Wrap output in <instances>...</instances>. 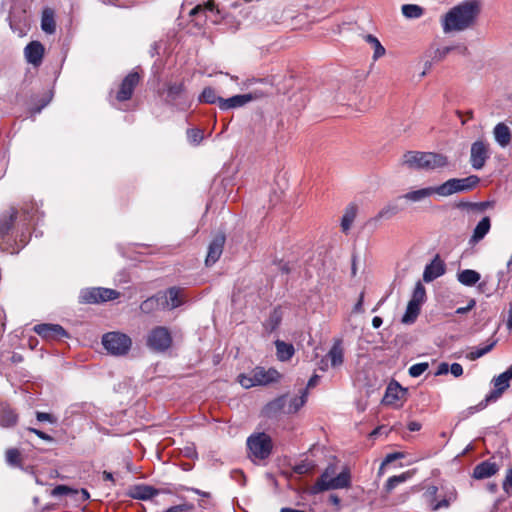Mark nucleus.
<instances>
[{
	"label": "nucleus",
	"instance_id": "12",
	"mask_svg": "<svg viewBox=\"0 0 512 512\" xmlns=\"http://www.w3.org/2000/svg\"><path fill=\"white\" fill-rule=\"evenodd\" d=\"M488 158V145L484 141L478 140L472 143L470 151V163L474 169H482Z\"/></svg>",
	"mask_w": 512,
	"mask_h": 512
},
{
	"label": "nucleus",
	"instance_id": "50",
	"mask_svg": "<svg viewBox=\"0 0 512 512\" xmlns=\"http://www.w3.org/2000/svg\"><path fill=\"white\" fill-rule=\"evenodd\" d=\"M426 298V290L421 282H417L410 301L422 305Z\"/></svg>",
	"mask_w": 512,
	"mask_h": 512
},
{
	"label": "nucleus",
	"instance_id": "32",
	"mask_svg": "<svg viewBox=\"0 0 512 512\" xmlns=\"http://www.w3.org/2000/svg\"><path fill=\"white\" fill-rule=\"evenodd\" d=\"M481 278V275L476 270L465 269L457 274V280L464 286L472 287L474 286Z\"/></svg>",
	"mask_w": 512,
	"mask_h": 512
},
{
	"label": "nucleus",
	"instance_id": "35",
	"mask_svg": "<svg viewBox=\"0 0 512 512\" xmlns=\"http://www.w3.org/2000/svg\"><path fill=\"white\" fill-rule=\"evenodd\" d=\"M421 305L412 301L408 302L406 311L402 316L401 322L403 324H413L420 314Z\"/></svg>",
	"mask_w": 512,
	"mask_h": 512
},
{
	"label": "nucleus",
	"instance_id": "30",
	"mask_svg": "<svg viewBox=\"0 0 512 512\" xmlns=\"http://www.w3.org/2000/svg\"><path fill=\"white\" fill-rule=\"evenodd\" d=\"M140 310L145 314H151L155 311L165 310L163 301L160 299V293L158 292L152 297L144 300L140 305Z\"/></svg>",
	"mask_w": 512,
	"mask_h": 512
},
{
	"label": "nucleus",
	"instance_id": "64",
	"mask_svg": "<svg viewBox=\"0 0 512 512\" xmlns=\"http://www.w3.org/2000/svg\"><path fill=\"white\" fill-rule=\"evenodd\" d=\"M89 498H90V495L86 489H84V488L78 489V505L84 503Z\"/></svg>",
	"mask_w": 512,
	"mask_h": 512
},
{
	"label": "nucleus",
	"instance_id": "19",
	"mask_svg": "<svg viewBox=\"0 0 512 512\" xmlns=\"http://www.w3.org/2000/svg\"><path fill=\"white\" fill-rule=\"evenodd\" d=\"M426 152L408 151L403 155V165L414 170H425Z\"/></svg>",
	"mask_w": 512,
	"mask_h": 512
},
{
	"label": "nucleus",
	"instance_id": "15",
	"mask_svg": "<svg viewBox=\"0 0 512 512\" xmlns=\"http://www.w3.org/2000/svg\"><path fill=\"white\" fill-rule=\"evenodd\" d=\"M226 237L223 233L217 234L208 246V252L205 259L206 266L215 264L223 253Z\"/></svg>",
	"mask_w": 512,
	"mask_h": 512
},
{
	"label": "nucleus",
	"instance_id": "48",
	"mask_svg": "<svg viewBox=\"0 0 512 512\" xmlns=\"http://www.w3.org/2000/svg\"><path fill=\"white\" fill-rule=\"evenodd\" d=\"M97 289H98V299L100 300V303L117 299L120 295V293L114 289L102 288V287H97Z\"/></svg>",
	"mask_w": 512,
	"mask_h": 512
},
{
	"label": "nucleus",
	"instance_id": "18",
	"mask_svg": "<svg viewBox=\"0 0 512 512\" xmlns=\"http://www.w3.org/2000/svg\"><path fill=\"white\" fill-rule=\"evenodd\" d=\"M252 372L257 386L268 385L278 381L280 378V373L273 368L266 370L263 367H256Z\"/></svg>",
	"mask_w": 512,
	"mask_h": 512
},
{
	"label": "nucleus",
	"instance_id": "5",
	"mask_svg": "<svg viewBox=\"0 0 512 512\" xmlns=\"http://www.w3.org/2000/svg\"><path fill=\"white\" fill-rule=\"evenodd\" d=\"M247 448L251 457L264 460L268 458L272 452V439L265 432L251 434L247 439Z\"/></svg>",
	"mask_w": 512,
	"mask_h": 512
},
{
	"label": "nucleus",
	"instance_id": "20",
	"mask_svg": "<svg viewBox=\"0 0 512 512\" xmlns=\"http://www.w3.org/2000/svg\"><path fill=\"white\" fill-rule=\"evenodd\" d=\"M51 496L66 502L70 501L74 505H78V489L67 485H58L51 490Z\"/></svg>",
	"mask_w": 512,
	"mask_h": 512
},
{
	"label": "nucleus",
	"instance_id": "53",
	"mask_svg": "<svg viewBox=\"0 0 512 512\" xmlns=\"http://www.w3.org/2000/svg\"><path fill=\"white\" fill-rule=\"evenodd\" d=\"M281 322V313L279 310L275 309L269 316L266 327L270 331L275 330Z\"/></svg>",
	"mask_w": 512,
	"mask_h": 512
},
{
	"label": "nucleus",
	"instance_id": "25",
	"mask_svg": "<svg viewBox=\"0 0 512 512\" xmlns=\"http://www.w3.org/2000/svg\"><path fill=\"white\" fill-rule=\"evenodd\" d=\"M253 99L251 94L235 95L227 99H220L219 108L221 110H228L231 108L241 107Z\"/></svg>",
	"mask_w": 512,
	"mask_h": 512
},
{
	"label": "nucleus",
	"instance_id": "17",
	"mask_svg": "<svg viewBox=\"0 0 512 512\" xmlns=\"http://www.w3.org/2000/svg\"><path fill=\"white\" fill-rule=\"evenodd\" d=\"M24 54L27 62L37 67L42 63L44 46L39 41H32L25 47Z\"/></svg>",
	"mask_w": 512,
	"mask_h": 512
},
{
	"label": "nucleus",
	"instance_id": "11",
	"mask_svg": "<svg viewBox=\"0 0 512 512\" xmlns=\"http://www.w3.org/2000/svg\"><path fill=\"white\" fill-rule=\"evenodd\" d=\"M33 330L46 340H61L68 337L67 331L59 324H37Z\"/></svg>",
	"mask_w": 512,
	"mask_h": 512
},
{
	"label": "nucleus",
	"instance_id": "29",
	"mask_svg": "<svg viewBox=\"0 0 512 512\" xmlns=\"http://www.w3.org/2000/svg\"><path fill=\"white\" fill-rule=\"evenodd\" d=\"M445 272L444 265L441 261L434 260L430 264L426 265L423 272V280L425 282H431L436 278L443 275Z\"/></svg>",
	"mask_w": 512,
	"mask_h": 512
},
{
	"label": "nucleus",
	"instance_id": "16",
	"mask_svg": "<svg viewBox=\"0 0 512 512\" xmlns=\"http://www.w3.org/2000/svg\"><path fill=\"white\" fill-rule=\"evenodd\" d=\"M434 194L442 196L440 185L425 187L418 190H412L403 194L402 196H400V198H403L408 202L416 203L421 202Z\"/></svg>",
	"mask_w": 512,
	"mask_h": 512
},
{
	"label": "nucleus",
	"instance_id": "23",
	"mask_svg": "<svg viewBox=\"0 0 512 512\" xmlns=\"http://www.w3.org/2000/svg\"><path fill=\"white\" fill-rule=\"evenodd\" d=\"M327 358L332 368L340 367L344 362V349L342 346V340L336 339L333 342L332 347L327 353Z\"/></svg>",
	"mask_w": 512,
	"mask_h": 512
},
{
	"label": "nucleus",
	"instance_id": "33",
	"mask_svg": "<svg viewBox=\"0 0 512 512\" xmlns=\"http://www.w3.org/2000/svg\"><path fill=\"white\" fill-rule=\"evenodd\" d=\"M275 346H276V355L280 361L284 362V361L290 360L295 353L294 346L292 344L286 343L282 340H276Z\"/></svg>",
	"mask_w": 512,
	"mask_h": 512
},
{
	"label": "nucleus",
	"instance_id": "39",
	"mask_svg": "<svg viewBox=\"0 0 512 512\" xmlns=\"http://www.w3.org/2000/svg\"><path fill=\"white\" fill-rule=\"evenodd\" d=\"M401 11L407 19H418L424 15V8L416 4H404Z\"/></svg>",
	"mask_w": 512,
	"mask_h": 512
},
{
	"label": "nucleus",
	"instance_id": "6",
	"mask_svg": "<svg viewBox=\"0 0 512 512\" xmlns=\"http://www.w3.org/2000/svg\"><path fill=\"white\" fill-rule=\"evenodd\" d=\"M170 330L164 326H157L150 330L146 337V346L153 352L164 353L172 346Z\"/></svg>",
	"mask_w": 512,
	"mask_h": 512
},
{
	"label": "nucleus",
	"instance_id": "26",
	"mask_svg": "<svg viewBox=\"0 0 512 512\" xmlns=\"http://www.w3.org/2000/svg\"><path fill=\"white\" fill-rule=\"evenodd\" d=\"M18 415L6 403H0V426L10 428L17 424Z\"/></svg>",
	"mask_w": 512,
	"mask_h": 512
},
{
	"label": "nucleus",
	"instance_id": "55",
	"mask_svg": "<svg viewBox=\"0 0 512 512\" xmlns=\"http://www.w3.org/2000/svg\"><path fill=\"white\" fill-rule=\"evenodd\" d=\"M194 504L183 502L178 505H174L166 509L168 512H192L194 510Z\"/></svg>",
	"mask_w": 512,
	"mask_h": 512
},
{
	"label": "nucleus",
	"instance_id": "10",
	"mask_svg": "<svg viewBox=\"0 0 512 512\" xmlns=\"http://www.w3.org/2000/svg\"><path fill=\"white\" fill-rule=\"evenodd\" d=\"M502 458L499 456H492L489 459L477 464L473 469V477L476 480L491 478L501 469Z\"/></svg>",
	"mask_w": 512,
	"mask_h": 512
},
{
	"label": "nucleus",
	"instance_id": "47",
	"mask_svg": "<svg viewBox=\"0 0 512 512\" xmlns=\"http://www.w3.org/2000/svg\"><path fill=\"white\" fill-rule=\"evenodd\" d=\"M307 392L303 390L300 396H296L290 399L288 412L296 413L306 402Z\"/></svg>",
	"mask_w": 512,
	"mask_h": 512
},
{
	"label": "nucleus",
	"instance_id": "46",
	"mask_svg": "<svg viewBox=\"0 0 512 512\" xmlns=\"http://www.w3.org/2000/svg\"><path fill=\"white\" fill-rule=\"evenodd\" d=\"M220 99H223L222 97H218L216 95V92L211 87H206L202 91L199 100L200 102L208 103V104H215L217 103L219 105Z\"/></svg>",
	"mask_w": 512,
	"mask_h": 512
},
{
	"label": "nucleus",
	"instance_id": "63",
	"mask_svg": "<svg viewBox=\"0 0 512 512\" xmlns=\"http://www.w3.org/2000/svg\"><path fill=\"white\" fill-rule=\"evenodd\" d=\"M449 372V365L446 362H442L438 365L437 370L435 371V376L445 375Z\"/></svg>",
	"mask_w": 512,
	"mask_h": 512
},
{
	"label": "nucleus",
	"instance_id": "2",
	"mask_svg": "<svg viewBox=\"0 0 512 512\" xmlns=\"http://www.w3.org/2000/svg\"><path fill=\"white\" fill-rule=\"evenodd\" d=\"M42 213H40L38 205L35 202L25 203L19 214L15 208L2 214L0 218V237L7 236L14 226L15 221L19 218V225L28 232L31 224L38 223Z\"/></svg>",
	"mask_w": 512,
	"mask_h": 512
},
{
	"label": "nucleus",
	"instance_id": "36",
	"mask_svg": "<svg viewBox=\"0 0 512 512\" xmlns=\"http://www.w3.org/2000/svg\"><path fill=\"white\" fill-rule=\"evenodd\" d=\"M356 214H357V207L355 205L351 204L348 207H346L345 212L341 219V229L344 233H347L350 230V228L356 218Z\"/></svg>",
	"mask_w": 512,
	"mask_h": 512
},
{
	"label": "nucleus",
	"instance_id": "59",
	"mask_svg": "<svg viewBox=\"0 0 512 512\" xmlns=\"http://www.w3.org/2000/svg\"><path fill=\"white\" fill-rule=\"evenodd\" d=\"M28 431L31 432V433H34L35 435H37L40 439L42 440H45V441H48V442H53L54 441V438L52 436H50L49 434L39 430V429H36V428H28Z\"/></svg>",
	"mask_w": 512,
	"mask_h": 512
},
{
	"label": "nucleus",
	"instance_id": "4",
	"mask_svg": "<svg viewBox=\"0 0 512 512\" xmlns=\"http://www.w3.org/2000/svg\"><path fill=\"white\" fill-rule=\"evenodd\" d=\"M102 345L113 356H125L132 347V339L125 333L112 331L102 336Z\"/></svg>",
	"mask_w": 512,
	"mask_h": 512
},
{
	"label": "nucleus",
	"instance_id": "54",
	"mask_svg": "<svg viewBox=\"0 0 512 512\" xmlns=\"http://www.w3.org/2000/svg\"><path fill=\"white\" fill-rule=\"evenodd\" d=\"M429 368V364L427 362H421V363H416L414 365H412L410 368H409V375L411 377H419L421 376L427 369Z\"/></svg>",
	"mask_w": 512,
	"mask_h": 512
},
{
	"label": "nucleus",
	"instance_id": "7",
	"mask_svg": "<svg viewBox=\"0 0 512 512\" xmlns=\"http://www.w3.org/2000/svg\"><path fill=\"white\" fill-rule=\"evenodd\" d=\"M479 182L480 178L476 175H470L466 178L449 179L440 185L442 197H448L458 192L470 191L474 189Z\"/></svg>",
	"mask_w": 512,
	"mask_h": 512
},
{
	"label": "nucleus",
	"instance_id": "51",
	"mask_svg": "<svg viewBox=\"0 0 512 512\" xmlns=\"http://www.w3.org/2000/svg\"><path fill=\"white\" fill-rule=\"evenodd\" d=\"M6 462L10 466H19L21 463V453L16 448H11L6 451Z\"/></svg>",
	"mask_w": 512,
	"mask_h": 512
},
{
	"label": "nucleus",
	"instance_id": "8",
	"mask_svg": "<svg viewBox=\"0 0 512 512\" xmlns=\"http://www.w3.org/2000/svg\"><path fill=\"white\" fill-rule=\"evenodd\" d=\"M512 379V365L503 373L494 377L492 382L494 384V389L490 391L489 394L486 395L484 400H482L477 406L478 410L485 408L488 403L494 402L498 400L504 391L509 387L510 380Z\"/></svg>",
	"mask_w": 512,
	"mask_h": 512
},
{
	"label": "nucleus",
	"instance_id": "34",
	"mask_svg": "<svg viewBox=\"0 0 512 512\" xmlns=\"http://www.w3.org/2000/svg\"><path fill=\"white\" fill-rule=\"evenodd\" d=\"M452 51H457L458 53H460L462 55H466L468 53V48L462 44L444 46V47L436 49L433 58L437 61H441Z\"/></svg>",
	"mask_w": 512,
	"mask_h": 512
},
{
	"label": "nucleus",
	"instance_id": "40",
	"mask_svg": "<svg viewBox=\"0 0 512 512\" xmlns=\"http://www.w3.org/2000/svg\"><path fill=\"white\" fill-rule=\"evenodd\" d=\"M493 202L491 201H483V202H467V201H461L457 204V207L460 209H466V210H472V211H478L483 212L489 207H492Z\"/></svg>",
	"mask_w": 512,
	"mask_h": 512
},
{
	"label": "nucleus",
	"instance_id": "9",
	"mask_svg": "<svg viewBox=\"0 0 512 512\" xmlns=\"http://www.w3.org/2000/svg\"><path fill=\"white\" fill-rule=\"evenodd\" d=\"M166 100L169 104L179 109H185L189 104V96L184 83H168Z\"/></svg>",
	"mask_w": 512,
	"mask_h": 512
},
{
	"label": "nucleus",
	"instance_id": "52",
	"mask_svg": "<svg viewBox=\"0 0 512 512\" xmlns=\"http://www.w3.org/2000/svg\"><path fill=\"white\" fill-rule=\"evenodd\" d=\"M203 131L198 128H191L187 130L188 141L193 145H198L203 139Z\"/></svg>",
	"mask_w": 512,
	"mask_h": 512
},
{
	"label": "nucleus",
	"instance_id": "1",
	"mask_svg": "<svg viewBox=\"0 0 512 512\" xmlns=\"http://www.w3.org/2000/svg\"><path fill=\"white\" fill-rule=\"evenodd\" d=\"M481 11L478 0H466L451 8L442 19L445 33L463 31L474 24Z\"/></svg>",
	"mask_w": 512,
	"mask_h": 512
},
{
	"label": "nucleus",
	"instance_id": "57",
	"mask_svg": "<svg viewBox=\"0 0 512 512\" xmlns=\"http://www.w3.org/2000/svg\"><path fill=\"white\" fill-rule=\"evenodd\" d=\"M238 380H239V383L241 384V386L246 389L251 388L253 386H257L256 382L254 381L253 374L251 376H246V375L241 374V375H239Z\"/></svg>",
	"mask_w": 512,
	"mask_h": 512
},
{
	"label": "nucleus",
	"instance_id": "21",
	"mask_svg": "<svg viewBox=\"0 0 512 512\" xmlns=\"http://www.w3.org/2000/svg\"><path fill=\"white\" fill-rule=\"evenodd\" d=\"M425 171L445 168L449 165L448 157L441 153L426 152Z\"/></svg>",
	"mask_w": 512,
	"mask_h": 512
},
{
	"label": "nucleus",
	"instance_id": "45",
	"mask_svg": "<svg viewBox=\"0 0 512 512\" xmlns=\"http://www.w3.org/2000/svg\"><path fill=\"white\" fill-rule=\"evenodd\" d=\"M316 465L313 460H310L308 458L300 461L294 466V472L299 475H305L309 474L315 469Z\"/></svg>",
	"mask_w": 512,
	"mask_h": 512
},
{
	"label": "nucleus",
	"instance_id": "61",
	"mask_svg": "<svg viewBox=\"0 0 512 512\" xmlns=\"http://www.w3.org/2000/svg\"><path fill=\"white\" fill-rule=\"evenodd\" d=\"M449 371L454 377H460L463 374V367L459 363H453L449 366Z\"/></svg>",
	"mask_w": 512,
	"mask_h": 512
},
{
	"label": "nucleus",
	"instance_id": "37",
	"mask_svg": "<svg viewBox=\"0 0 512 512\" xmlns=\"http://www.w3.org/2000/svg\"><path fill=\"white\" fill-rule=\"evenodd\" d=\"M400 211L399 206L396 203H388L385 205L371 221L378 222L382 219H390L397 215Z\"/></svg>",
	"mask_w": 512,
	"mask_h": 512
},
{
	"label": "nucleus",
	"instance_id": "13",
	"mask_svg": "<svg viewBox=\"0 0 512 512\" xmlns=\"http://www.w3.org/2000/svg\"><path fill=\"white\" fill-rule=\"evenodd\" d=\"M140 81V76L137 72H130L121 82L120 89L117 92L116 98L118 101L123 102L129 100L134 92L135 87Z\"/></svg>",
	"mask_w": 512,
	"mask_h": 512
},
{
	"label": "nucleus",
	"instance_id": "22",
	"mask_svg": "<svg viewBox=\"0 0 512 512\" xmlns=\"http://www.w3.org/2000/svg\"><path fill=\"white\" fill-rule=\"evenodd\" d=\"M159 493L158 489H155L149 485H134L129 488L127 494L133 499L149 500Z\"/></svg>",
	"mask_w": 512,
	"mask_h": 512
},
{
	"label": "nucleus",
	"instance_id": "42",
	"mask_svg": "<svg viewBox=\"0 0 512 512\" xmlns=\"http://www.w3.org/2000/svg\"><path fill=\"white\" fill-rule=\"evenodd\" d=\"M403 455L401 453H391L388 454L385 459L382 461L378 475L383 476L385 470H389L391 468H396V461L402 458Z\"/></svg>",
	"mask_w": 512,
	"mask_h": 512
},
{
	"label": "nucleus",
	"instance_id": "38",
	"mask_svg": "<svg viewBox=\"0 0 512 512\" xmlns=\"http://www.w3.org/2000/svg\"><path fill=\"white\" fill-rule=\"evenodd\" d=\"M350 482H315L311 493L316 494L322 491H329L331 489L348 488Z\"/></svg>",
	"mask_w": 512,
	"mask_h": 512
},
{
	"label": "nucleus",
	"instance_id": "27",
	"mask_svg": "<svg viewBox=\"0 0 512 512\" xmlns=\"http://www.w3.org/2000/svg\"><path fill=\"white\" fill-rule=\"evenodd\" d=\"M41 29L46 34H54L56 31L55 11L50 7H45L42 11Z\"/></svg>",
	"mask_w": 512,
	"mask_h": 512
},
{
	"label": "nucleus",
	"instance_id": "62",
	"mask_svg": "<svg viewBox=\"0 0 512 512\" xmlns=\"http://www.w3.org/2000/svg\"><path fill=\"white\" fill-rule=\"evenodd\" d=\"M363 303H364V292H361L357 303L353 307V312L354 313H362L364 311Z\"/></svg>",
	"mask_w": 512,
	"mask_h": 512
},
{
	"label": "nucleus",
	"instance_id": "49",
	"mask_svg": "<svg viewBox=\"0 0 512 512\" xmlns=\"http://www.w3.org/2000/svg\"><path fill=\"white\" fill-rule=\"evenodd\" d=\"M340 463V461L333 459V462L326 467V469L318 479L336 478L340 467Z\"/></svg>",
	"mask_w": 512,
	"mask_h": 512
},
{
	"label": "nucleus",
	"instance_id": "43",
	"mask_svg": "<svg viewBox=\"0 0 512 512\" xmlns=\"http://www.w3.org/2000/svg\"><path fill=\"white\" fill-rule=\"evenodd\" d=\"M365 41L371 45L374 50L373 60H377L385 54V48L382 46L380 41L373 35L367 34L365 36Z\"/></svg>",
	"mask_w": 512,
	"mask_h": 512
},
{
	"label": "nucleus",
	"instance_id": "28",
	"mask_svg": "<svg viewBox=\"0 0 512 512\" xmlns=\"http://www.w3.org/2000/svg\"><path fill=\"white\" fill-rule=\"evenodd\" d=\"M491 220L488 216L483 217L473 230V234L469 240L470 243L476 244L481 241L490 231Z\"/></svg>",
	"mask_w": 512,
	"mask_h": 512
},
{
	"label": "nucleus",
	"instance_id": "24",
	"mask_svg": "<svg viewBox=\"0 0 512 512\" xmlns=\"http://www.w3.org/2000/svg\"><path fill=\"white\" fill-rule=\"evenodd\" d=\"M495 141L502 148L507 147L512 140V133L510 128L505 123H498L493 129Z\"/></svg>",
	"mask_w": 512,
	"mask_h": 512
},
{
	"label": "nucleus",
	"instance_id": "56",
	"mask_svg": "<svg viewBox=\"0 0 512 512\" xmlns=\"http://www.w3.org/2000/svg\"><path fill=\"white\" fill-rule=\"evenodd\" d=\"M36 419L39 422H48L50 424H56L58 421L57 417H55L54 415L40 411L36 412Z\"/></svg>",
	"mask_w": 512,
	"mask_h": 512
},
{
	"label": "nucleus",
	"instance_id": "14",
	"mask_svg": "<svg viewBox=\"0 0 512 512\" xmlns=\"http://www.w3.org/2000/svg\"><path fill=\"white\" fill-rule=\"evenodd\" d=\"M182 292L183 290L176 286L170 287L164 292H159L160 299L163 301L165 310H173L184 303Z\"/></svg>",
	"mask_w": 512,
	"mask_h": 512
},
{
	"label": "nucleus",
	"instance_id": "41",
	"mask_svg": "<svg viewBox=\"0 0 512 512\" xmlns=\"http://www.w3.org/2000/svg\"><path fill=\"white\" fill-rule=\"evenodd\" d=\"M79 301H80V303H87V304L100 303V300L98 299L97 287L81 290L80 295H79Z\"/></svg>",
	"mask_w": 512,
	"mask_h": 512
},
{
	"label": "nucleus",
	"instance_id": "58",
	"mask_svg": "<svg viewBox=\"0 0 512 512\" xmlns=\"http://www.w3.org/2000/svg\"><path fill=\"white\" fill-rule=\"evenodd\" d=\"M350 478V470L348 469V467L340 463V467L336 478H330L329 480H350Z\"/></svg>",
	"mask_w": 512,
	"mask_h": 512
},
{
	"label": "nucleus",
	"instance_id": "3",
	"mask_svg": "<svg viewBox=\"0 0 512 512\" xmlns=\"http://www.w3.org/2000/svg\"><path fill=\"white\" fill-rule=\"evenodd\" d=\"M423 496L431 510L437 511L447 508L451 502L455 501L456 490L453 486H446L443 482H439V485L428 486Z\"/></svg>",
	"mask_w": 512,
	"mask_h": 512
},
{
	"label": "nucleus",
	"instance_id": "44",
	"mask_svg": "<svg viewBox=\"0 0 512 512\" xmlns=\"http://www.w3.org/2000/svg\"><path fill=\"white\" fill-rule=\"evenodd\" d=\"M495 344H496V341L494 340L491 343H489L483 347H475L466 355V357L470 361L477 360L478 358H480V357L484 356L485 354H487L488 352H490L494 348Z\"/></svg>",
	"mask_w": 512,
	"mask_h": 512
},
{
	"label": "nucleus",
	"instance_id": "31",
	"mask_svg": "<svg viewBox=\"0 0 512 512\" xmlns=\"http://www.w3.org/2000/svg\"><path fill=\"white\" fill-rule=\"evenodd\" d=\"M405 394V390L398 384H390L385 392L383 402L386 405H396V402Z\"/></svg>",
	"mask_w": 512,
	"mask_h": 512
},
{
	"label": "nucleus",
	"instance_id": "60",
	"mask_svg": "<svg viewBox=\"0 0 512 512\" xmlns=\"http://www.w3.org/2000/svg\"><path fill=\"white\" fill-rule=\"evenodd\" d=\"M411 477H412V472L411 471H407V472H404V473H401V474H391V475L388 476L387 480H389V481H392V480H408Z\"/></svg>",
	"mask_w": 512,
	"mask_h": 512
}]
</instances>
